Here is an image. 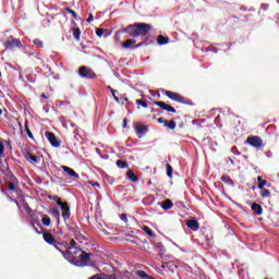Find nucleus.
<instances>
[{"label":"nucleus","instance_id":"obj_1","mask_svg":"<svg viewBox=\"0 0 279 279\" xmlns=\"http://www.w3.org/2000/svg\"><path fill=\"white\" fill-rule=\"evenodd\" d=\"M151 24L134 23L119 31L118 34H129L130 38H140V36L145 38L151 32Z\"/></svg>","mask_w":279,"mask_h":279},{"label":"nucleus","instance_id":"obj_2","mask_svg":"<svg viewBox=\"0 0 279 279\" xmlns=\"http://www.w3.org/2000/svg\"><path fill=\"white\" fill-rule=\"evenodd\" d=\"M163 95L168 99H171V101H175L177 104H183L184 106H189L191 104V100L186 99V97L182 96L179 93L167 90V89H160Z\"/></svg>","mask_w":279,"mask_h":279},{"label":"nucleus","instance_id":"obj_3","mask_svg":"<svg viewBox=\"0 0 279 279\" xmlns=\"http://www.w3.org/2000/svg\"><path fill=\"white\" fill-rule=\"evenodd\" d=\"M82 254V248L80 246H75L72 248H68L65 252H62V256L63 258H65V260H69V263H71L72 265H80V262L77 260V258L75 256H77V254Z\"/></svg>","mask_w":279,"mask_h":279},{"label":"nucleus","instance_id":"obj_4","mask_svg":"<svg viewBox=\"0 0 279 279\" xmlns=\"http://www.w3.org/2000/svg\"><path fill=\"white\" fill-rule=\"evenodd\" d=\"M4 48L9 51H12V49H23V44L21 43V39L14 38V36H10L7 41H4Z\"/></svg>","mask_w":279,"mask_h":279},{"label":"nucleus","instance_id":"obj_5","mask_svg":"<svg viewBox=\"0 0 279 279\" xmlns=\"http://www.w3.org/2000/svg\"><path fill=\"white\" fill-rule=\"evenodd\" d=\"M78 75L81 77H85L86 80H95L97 77V74L93 69L86 68V65H83L78 69Z\"/></svg>","mask_w":279,"mask_h":279},{"label":"nucleus","instance_id":"obj_6","mask_svg":"<svg viewBox=\"0 0 279 279\" xmlns=\"http://www.w3.org/2000/svg\"><path fill=\"white\" fill-rule=\"evenodd\" d=\"M93 256L92 253H87L86 251H82V253L80 254V260L78 265H76V267H86V265H88V263H90V257Z\"/></svg>","mask_w":279,"mask_h":279},{"label":"nucleus","instance_id":"obj_7","mask_svg":"<svg viewBox=\"0 0 279 279\" xmlns=\"http://www.w3.org/2000/svg\"><path fill=\"white\" fill-rule=\"evenodd\" d=\"M246 143L251 145V147H256V148L264 147L263 138H260V136H256V135L248 136L246 138Z\"/></svg>","mask_w":279,"mask_h":279},{"label":"nucleus","instance_id":"obj_8","mask_svg":"<svg viewBox=\"0 0 279 279\" xmlns=\"http://www.w3.org/2000/svg\"><path fill=\"white\" fill-rule=\"evenodd\" d=\"M154 106H158L161 110H165L166 112H171L172 114H175L178 112L173 106L165 102V101H154Z\"/></svg>","mask_w":279,"mask_h":279},{"label":"nucleus","instance_id":"obj_9","mask_svg":"<svg viewBox=\"0 0 279 279\" xmlns=\"http://www.w3.org/2000/svg\"><path fill=\"white\" fill-rule=\"evenodd\" d=\"M45 136L49 141V143L52 147H60L61 144H60V141H58V137H56V134H53L52 132L47 131L45 133Z\"/></svg>","mask_w":279,"mask_h":279},{"label":"nucleus","instance_id":"obj_10","mask_svg":"<svg viewBox=\"0 0 279 279\" xmlns=\"http://www.w3.org/2000/svg\"><path fill=\"white\" fill-rule=\"evenodd\" d=\"M43 236H44V241L46 243H48V245H52V247L56 245V243L58 241V240H56L53 234H51L50 232H44Z\"/></svg>","mask_w":279,"mask_h":279},{"label":"nucleus","instance_id":"obj_11","mask_svg":"<svg viewBox=\"0 0 279 279\" xmlns=\"http://www.w3.org/2000/svg\"><path fill=\"white\" fill-rule=\"evenodd\" d=\"M53 247L57 248L58 252H60L62 254V252H66V250H69V242H66V241H62V242L57 241L54 243Z\"/></svg>","mask_w":279,"mask_h":279},{"label":"nucleus","instance_id":"obj_12","mask_svg":"<svg viewBox=\"0 0 279 279\" xmlns=\"http://www.w3.org/2000/svg\"><path fill=\"white\" fill-rule=\"evenodd\" d=\"M61 210H62V217L64 221L71 218V208L69 207V203H64L61 207Z\"/></svg>","mask_w":279,"mask_h":279},{"label":"nucleus","instance_id":"obj_13","mask_svg":"<svg viewBox=\"0 0 279 279\" xmlns=\"http://www.w3.org/2000/svg\"><path fill=\"white\" fill-rule=\"evenodd\" d=\"M61 169L64 171V173H66V175H69V178H75L76 180L80 179V174H77V172H75V170H73L66 166H61Z\"/></svg>","mask_w":279,"mask_h":279},{"label":"nucleus","instance_id":"obj_14","mask_svg":"<svg viewBox=\"0 0 279 279\" xmlns=\"http://www.w3.org/2000/svg\"><path fill=\"white\" fill-rule=\"evenodd\" d=\"M186 226L190 230H193V232H197V230H199V222L195 219L187 220Z\"/></svg>","mask_w":279,"mask_h":279},{"label":"nucleus","instance_id":"obj_15","mask_svg":"<svg viewBox=\"0 0 279 279\" xmlns=\"http://www.w3.org/2000/svg\"><path fill=\"white\" fill-rule=\"evenodd\" d=\"M251 210L253 211V215L260 217L263 215V206L258 205V203H253L251 205Z\"/></svg>","mask_w":279,"mask_h":279},{"label":"nucleus","instance_id":"obj_16","mask_svg":"<svg viewBox=\"0 0 279 279\" xmlns=\"http://www.w3.org/2000/svg\"><path fill=\"white\" fill-rule=\"evenodd\" d=\"M136 134H147V126L144 124L137 123L134 126Z\"/></svg>","mask_w":279,"mask_h":279},{"label":"nucleus","instance_id":"obj_17","mask_svg":"<svg viewBox=\"0 0 279 279\" xmlns=\"http://www.w3.org/2000/svg\"><path fill=\"white\" fill-rule=\"evenodd\" d=\"M221 182L227 184V186H234V181L229 177V175H222L221 177Z\"/></svg>","mask_w":279,"mask_h":279},{"label":"nucleus","instance_id":"obj_18","mask_svg":"<svg viewBox=\"0 0 279 279\" xmlns=\"http://www.w3.org/2000/svg\"><path fill=\"white\" fill-rule=\"evenodd\" d=\"M161 208L163 210H171V208H173V202L171 199H166L161 205Z\"/></svg>","mask_w":279,"mask_h":279},{"label":"nucleus","instance_id":"obj_19","mask_svg":"<svg viewBox=\"0 0 279 279\" xmlns=\"http://www.w3.org/2000/svg\"><path fill=\"white\" fill-rule=\"evenodd\" d=\"M132 45H136V41L134 39H126L122 43V49H130Z\"/></svg>","mask_w":279,"mask_h":279},{"label":"nucleus","instance_id":"obj_20","mask_svg":"<svg viewBox=\"0 0 279 279\" xmlns=\"http://www.w3.org/2000/svg\"><path fill=\"white\" fill-rule=\"evenodd\" d=\"M156 251L158 252V255H160V256H165V254L167 252V250L165 248L162 243H157L156 244Z\"/></svg>","mask_w":279,"mask_h":279},{"label":"nucleus","instance_id":"obj_21","mask_svg":"<svg viewBox=\"0 0 279 279\" xmlns=\"http://www.w3.org/2000/svg\"><path fill=\"white\" fill-rule=\"evenodd\" d=\"M24 126L28 138L34 140V134L32 133V130H29V120H25Z\"/></svg>","mask_w":279,"mask_h":279},{"label":"nucleus","instance_id":"obj_22","mask_svg":"<svg viewBox=\"0 0 279 279\" xmlns=\"http://www.w3.org/2000/svg\"><path fill=\"white\" fill-rule=\"evenodd\" d=\"M25 159L28 160V162H32V163L38 162V157L33 155L32 153H27L25 155Z\"/></svg>","mask_w":279,"mask_h":279},{"label":"nucleus","instance_id":"obj_23","mask_svg":"<svg viewBox=\"0 0 279 279\" xmlns=\"http://www.w3.org/2000/svg\"><path fill=\"white\" fill-rule=\"evenodd\" d=\"M126 178H129V180H131L132 182H138V177L134 174V170H129L126 172Z\"/></svg>","mask_w":279,"mask_h":279},{"label":"nucleus","instance_id":"obj_24","mask_svg":"<svg viewBox=\"0 0 279 279\" xmlns=\"http://www.w3.org/2000/svg\"><path fill=\"white\" fill-rule=\"evenodd\" d=\"M157 43H158V45H169V37L159 35L157 38Z\"/></svg>","mask_w":279,"mask_h":279},{"label":"nucleus","instance_id":"obj_25","mask_svg":"<svg viewBox=\"0 0 279 279\" xmlns=\"http://www.w3.org/2000/svg\"><path fill=\"white\" fill-rule=\"evenodd\" d=\"M260 197L267 199V197H271V192L267 189H262L259 192Z\"/></svg>","mask_w":279,"mask_h":279},{"label":"nucleus","instance_id":"obj_26","mask_svg":"<svg viewBox=\"0 0 279 279\" xmlns=\"http://www.w3.org/2000/svg\"><path fill=\"white\" fill-rule=\"evenodd\" d=\"M175 120L173 119L165 122V128H167L168 130H175Z\"/></svg>","mask_w":279,"mask_h":279},{"label":"nucleus","instance_id":"obj_27","mask_svg":"<svg viewBox=\"0 0 279 279\" xmlns=\"http://www.w3.org/2000/svg\"><path fill=\"white\" fill-rule=\"evenodd\" d=\"M41 223L43 226H46V227L51 226V218L47 215H43Z\"/></svg>","mask_w":279,"mask_h":279},{"label":"nucleus","instance_id":"obj_28","mask_svg":"<svg viewBox=\"0 0 279 279\" xmlns=\"http://www.w3.org/2000/svg\"><path fill=\"white\" fill-rule=\"evenodd\" d=\"M116 165L119 169H128L129 167L128 161H123L121 159L117 160Z\"/></svg>","mask_w":279,"mask_h":279},{"label":"nucleus","instance_id":"obj_29","mask_svg":"<svg viewBox=\"0 0 279 279\" xmlns=\"http://www.w3.org/2000/svg\"><path fill=\"white\" fill-rule=\"evenodd\" d=\"M73 36L75 40H80V36H82V31L80 29V27L73 29Z\"/></svg>","mask_w":279,"mask_h":279},{"label":"nucleus","instance_id":"obj_30","mask_svg":"<svg viewBox=\"0 0 279 279\" xmlns=\"http://www.w3.org/2000/svg\"><path fill=\"white\" fill-rule=\"evenodd\" d=\"M135 104L137 105V108H141V106L142 108H148L147 102L144 99H137Z\"/></svg>","mask_w":279,"mask_h":279},{"label":"nucleus","instance_id":"obj_31","mask_svg":"<svg viewBox=\"0 0 279 279\" xmlns=\"http://www.w3.org/2000/svg\"><path fill=\"white\" fill-rule=\"evenodd\" d=\"M0 158H5V145L0 141Z\"/></svg>","mask_w":279,"mask_h":279},{"label":"nucleus","instance_id":"obj_32","mask_svg":"<svg viewBox=\"0 0 279 279\" xmlns=\"http://www.w3.org/2000/svg\"><path fill=\"white\" fill-rule=\"evenodd\" d=\"M50 215H52V217H56V219H59L60 210H58V208H52V209H50Z\"/></svg>","mask_w":279,"mask_h":279},{"label":"nucleus","instance_id":"obj_33","mask_svg":"<svg viewBox=\"0 0 279 279\" xmlns=\"http://www.w3.org/2000/svg\"><path fill=\"white\" fill-rule=\"evenodd\" d=\"M108 88H110L111 95H113L114 101H117V104H119V98H118V96H117V95H119V90L112 89V87H110V86H109Z\"/></svg>","mask_w":279,"mask_h":279},{"label":"nucleus","instance_id":"obj_34","mask_svg":"<svg viewBox=\"0 0 279 279\" xmlns=\"http://www.w3.org/2000/svg\"><path fill=\"white\" fill-rule=\"evenodd\" d=\"M167 175L168 178H173V167L171 165H167Z\"/></svg>","mask_w":279,"mask_h":279},{"label":"nucleus","instance_id":"obj_35","mask_svg":"<svg viewBox=\"0 0 279 279\" xmlns=\"http://www.w3.org/2000/svg\"><path fill=\"white\" fill-rule=\"evenodd\" d=\"M143 230L148 236H156V234H154V231L149 227H144Z\"/></svg>","mask_w":279,"mask_h":279},{"label":"nucleus","instance_id":"obj_36","mask_svg":"<svg viewBox=\"0 0 279 279\" xmlns=\"http://www.w3.org/2000/svg\"><path fill=\"white\" fill-rule=\"evenodd\" d=\"M33 45H35L39 49H43V47H45V45L43 44V40H40V39H34Z\"/></svg>","mask_w":279,"mask_h":279},{"label":"nucleus","instance_id":"obj_37","mask_svg":"<svg viewBox=\"0 0 279 279\" xmlns=\"http://www.w3.org/2000/svg\"><path fill=\"white\" fill-rule=\"evenodd\" d=\"M64 10H65V12H68V14H71L73 16V19H77V13L73 9L65 8Z\"/></svg>","mask_w":279,"mask_h":279},{"label":"nucleus","instance_id":"obj_38","mask_svg":"<svg viewBox=\"0 0 279 279\" xmlns=\"http://www.w3.org/2000/svg\"><path fill=\"white\" fill-rule=\"evenodd\" d=\"M104 34H106V29H104V28L96 29V35L98 36V38H101V36H104Z\"/></svg>","mask_w":279,"mask_h":279},{"label":"nucleus","instance_id":"obj_39","mask_svg":"<svg viewBox=\"0 0 279 279\" xmlns=\"http://www.w3.org/2000/svg\"><path fill=\"white\" fill-rule=\"evenodd\" d=\"M137 276L140 278H149V275H147V272H145L144 270H138Z\"/></svg>","mask_w":279,"mask_h":279},{"label":"nucleus","instance_id":"obj_40","mask_svg":"<svg viewBox=\"0 0 279 279\" xmlns=\"http://www.w3.org/2000/svg\"><path fill=\"white\" fill-rule=\"evenodd\" d=\"M73 247H77V242H75V240L70 241V246H68V250H73Z\"/></svg>","mask_w":279,"mask_h":279},{"label":"nucleus","instance_id":"obj_41","mask_svg":"<svg viewBox=\"0 0 279 279\" xmlns=\"http://www.w3.org/2000/svg\"><path fill=\"white\" fill-rule=\"evenodd\" d=\"M9 191H16V185L14 184V182H9Z\"/></svg>","mask_w":279,"mask_h":279},{"label":"nucleus","instance_id":"obj_42","mask_svg":"<svg viewBox=\"0 0 279 279\" xmlns=\"http://www.w3.org/2000/svg\"><path fill=\"white\" fill-rule=\"evenodd\" d=\"M267 184V181H262L260 183H258L257 189H259L262 191V189H265V185Z\"/></svg>","mask_w":279,"mask_h":279},{"label":"nucleus","instance_id":"obj_43","mask_svg":"<svg viewBox=\"0 0 279 279\" xmlns=\"http://www.w3.org/2000/svg\"><path fill=\"white\" fill-rule=\"evenodd\" d=\"M260 10H264V12H267V10H269V4H267V3H262V4H260Z\"/></svg>","mask_w":279,"mask_h":279},{"label":"nucleus","instance_id":"obj_44","mask_svg":"<svg viewBox=\"0 0 279 279\" xmlns=\"http://www.w3.org/2000/svg\"><path fill=\"white\" fill-rule=\"evenodd\" d=\"M88 184H90L92 186H94V189H99V182L89 181Z\"/></svg>","mask_w":279,"mask_h":279},{"label":"nucleus","instance_id":"obj_45","mask_svg":"<svg viewBox=\"0 0 279 279\" xmlns=\"http://www.w3.org/2000/svg\"><path fill=\"white\" fill-rule=\"evenodd\" d=\"M93 21H95V16H93V13H90L87 19V23H93Z\"/></svg>","mask_w":279,"mask_h":279},{"label":"nucleus","instance_id":"obj_46","mask_svg":"<svg viewBox=\"0 0 279 279\" xmlns=\"http://www.w3.org/2000/svg\"><path fill=\"white\" fill-rule=\"evenodd\" d=\"M158 123H162L163 128H165V123H167V120H165V118H158Z\"/></svg>","mask_w":279,"mask_h":279},{"label":"nucleus","instance_id":"obj_47","mask_svg":"<svg viewBox=\"0 0 279 279\" xmlns=\"http://www.w3.org/2000/svg\"><path fill=\"white\" fill-rule=\"evenodd\" d=\"M120 218H121L122 221H128V215L126 214H122L120 216Z\"/></svg>","mask_w":279,"mask_h":279},{"label":"nucleus","instance_id":"obj_48","mask_svg":"<svg viewBox=\"0 0 279 279\" xmlns=\"http://www.w3.org/2000/svg\"><path fill=\"white\" fill-rule=\"evenodd\" d=\"M219 121H221V116H217V117L215 118V123H216V125H219Z\"/></svg>","mask_w":279,"mask_h":279},{"label":"nucleus","instance_id":"obj_49","mask_svg":"<svg viewBox=\"0 0 279 279\" xmlns=\"http://www.w3.org/2000/svg\"><path fill=\"white\" fill-rule=\"evenodd\" d=\"M163 258H165V255H157L156 256V259L160 260L161 263H162Z\"/></svg>","mask_w":279,"mask_h":279},{"label":"nucleus","instance_id":"obj_50","mask_svg":"<svg viewBox=\"0 0 279 279\" xmlns=\"http://www.w3.org/2000/svg\"><path fill=\"white\" fill-rule=\"evenodd\" d=\"M122 128H124V129L128 128V118H124V119H123V125H122Z\"/></svg>","mask_w":279,"mask_h":279},{"label":"nucleus","instance_id":"obj_51","mask_svg":"<svg viewBox=\"0 0 279 279\" xmlns=\"http://www.w3.org/2000/svg\"><path fill=\"white\" fill-rule=\"evenodd\" d=\"M63 204H64V203L62 202V199L59 198V199L57 201V206H61V207H62Z\"/></svg>","mask_w":279,"mask_h":279},{"label":"nucleus","instance_id":"obj_52","mask_svg":"<svg viewBox=\"0 0 279 279\" xmlns=\"http://www.w3.org/2000/svg\"><path fill=\"white\" fill-rule=\"evenodd\" d=\"M49 198L53 199V202H58L60 199L58 196H52V197L50 196Z\"/></svg>","mask_w":279,"mask_h":279},{"label":"nucleus","instance_id":"obj_53","mask_svg":"<svg viewBox=\"0 0 279 279\" xmlns=\"http://www.w3.org/2000/svg\"><path fill=\"white\" fill-rule=\"evenodd\" d=\"M264 181H265V180H263V177H260V175H259V177H257V182H259V183H260V182H264Z\"/></svg>","mask_w":279,"mask_h":279},{"label":"nucleus","instance_id":"obj_54","mask_svg":"<svg viewBox=\"0 0 279 279\" xmlns=\"http://www.w3.org/2000/svg\"><path fill=\"white\" fill-rule=\"evenodd\" d=\"M41 97H43V99H49V97H47V94H46V93H43V94H41Z\"/></svg>","mask_w":279,"mask_h":279},{"label":"nucleus","instance_id":"obj_55","mask_svg":"<svg viewBox=\"0 0 279 279\" xmlns=\"http://www.w3.org/2000/svg\"><path fill=\"white\" fill-rule=\"evenodd\" d=\"M138 47H143V43L135 45V49H138Z\"/></svg>","mask_w":279,"mask_h":279},{"label":"nucleus","instance_id":"obj_56","mask_svg":"<svg viewBox=\"0 0 279 279\" xmlns=\"http://www.w3.org/2000/svg\"><path fill=\"white\" fill-rule=\"evenodd\" d=\"M160 268H161V269H167V264H162V265L160 266Z\"/></svg>","mask_w":279,"mask_h":279},{"label":"nucleus","instance_id":"obj_57","mask_svg":"<svg viewBox=\"0 0 279 279\" xmlns=\"http://www.w3.org/2000/svg\"><path fill=\"white\" fill-rule=\"evenodd\" d=\"M121 99H123V101H128V97H125V95H123Z\"/></svg>","mask_w":279,"mask_h":279},{"label":"nucleus","instance_id":"obj_58","mask_svg":"<svg viewBox=\"0 0 279 279\" xmlns=\"http://www.w3.org/2000/svg\"><path fill=\"white\" fill-rule=\"evenodd\" d=\"M80 236H82V233H76L75 234V239H80Z\"/></svg>","mask_w":279,"mask_h":279},{"label":"nucleus","instance_id":"obj_59","mask_svg":"<svg viewBox=\"0 0 279 279\" xmlns=\"http://www.w3.org/2000/svg\"><path fill=\"white\" fill-rule=\"evenodd\" d=\"M231 165H234V160H232V158H229Z\"/></svg>","mask_w":279,"mask_h":279},{"label":"nucleus","instance_id":"obj_60","mask_svg":"<svg viewBox=\"0 0 279 279\" xmlns=\"http://www.w3.org/2000/svg\"><path fill=\"white\" fill-rule=\"evenodd\" d=\"M20 129L23 130V124L19 122Z\"/></svg>","mask_w":279,"mask_h":279},{"label":"nucleus","instance_id":"obj_61","mask_svg":"<svg viewBox=\"0 0 279 279\" xmlns=\"http://www.w3.org/2000/svg\"><path fill=\"white\" fill-rule=\"evenodd\" d=\"M35 231L37 232V234H40V231H38V229L35 228Z\"/></svg>","mask_w":279,"mask_h":279},{"label":"nucleus","instance_id":"obj_62","mask_svg":"<svg viewBox=\"0 0 279 279\" xmlns=\"http://www.w3.org/2000/svg\"><path fill=\"white\" fill-rule=\"evenodd\" d=\"M0 114H3V110L2 109H0Z\"/></svg>","mask_w":279,"mask_h":279},{"label":"nucleus","instance_id":"obj_63","mask_svg":"<svg viewBox=\"0 0 279 279\" xmlns=\"http://www.w3.org/2000/svg\"><path fill=\"white\" fill-rule=\"evenodd\" d=\"M256 189V186H253V191Z\"/></svg>","mask_w":279,"mask_h":279},{"label":"nucleus","instance_id":"obj_64","mask_svg":"<svg viewBox=\"0 0 279 279\" xmlns=\"http://www.w3.org/2000/svg\"><path fill=\"white\" fill-rule=\"evenodd\" d=\"M33 228H36L34 223H33Z\"/></svg>","mask_w":279,"mask_h":279}]
</instances>
